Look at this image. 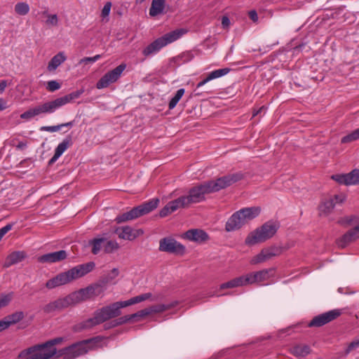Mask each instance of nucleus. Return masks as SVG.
<instances>
[{
  "label": "nucleus",
  "mask_w": 359,
  "mask_h": 359,
  "mask_svg": "<svg viewBox=\"0 0 359 359\" xmlns=\"http://www.w3.org/2000/svg\"><path fill=\"white\" fill-rule=\"evenodd\" d=\"M48 19L46 21V25L49 26H57L58 17L56 14H47Z\"/></svg>",
  "instance_id": "nucleus-45"
},
{
  "label": "nucleus",
  "mask_w": 359,
  "mask_h": 359,
  "mask_svg": "<svg viewBox=\"0 0 359 359\" xmlns=\"http://www.w3.org/2000/svg\"><path fill=\"white\" fill-rule=\"evenodd\" d=\"M108 282L109 278H102L96 283L91 284L85 288L73 292L65 297L58 298L47 304L43 306V311L46 313H50L75 306L88 299H94L105 291Z\"/></svg>",
  "instance_id": "nucleus-2"
},
{
  "label": "nucleus",
  "mask_w": 359,
  "mask_h": 359,
  "mask_svg": "<svg viewBox=\"0 0 359 359\" xmlns=\"http://www.w3.org/2000/svg\"><path fill=\"white\" fill-rule=\"evenodd\" d=\"M359 347V339L354 340L351 341L346 349V354H348L351 351L354 349H356Z\"/></svg>",
  "instance_id": "nucleus-50"
},
{
  "label": "nucleus",
  "mask_w": 359,
  "mask_h": 359,
  "mask_svg": "<svg viewBox=\"0 0 359 359\" xmlns=\"http://www.w3.org/2000/svg\"><path fill=\"white\" fill-rule=\"evenodd\" d=\"M88 245L91 247V252L95 255H98L102 250L105 253L112 252V231L109 230L97 235L88 241Z\"/></svg>",
  "instance_id": "nucleus-8"
},
{
  "label": "nucleus",
  "mask_w": 359,
  "mask_h": 359,
  "mask_svg": "<svg viewBox=\"0 0 359 359\" xmlns=\"http://www.w3.org/2000/svg\"><path fill=\"white\" fill-rule=\"evenodd\" d=\"M84 90L83 89L78 90L74 91L68 95H66L63 97H57V102L59 103V106L61 107L66 104L72 102V100L79 98L83 93Z\"/></svg>",
  "instance_id": "nucleus-28"
},
{
  "label": "nucleus",
  "mask_w": 359,
  "mask_h": 359,
  "mask_svg": "<svg viewBox=\"0 0 359 359\" xmlns=\"http://www.w3.org/2000/svg\"><path fill=\"white\" fill-rule=\"evenodd\" d=\"M60 88V84L56 81H50L47 83L46 88L50 91L54 92Z\"/></svg>",
  "instance_id": "nucleus-48"
},
{
  "label": "nucleus",
  "mask_w": 359,
  "mask_h": 359,
  "mask_svg": "<svg viewBox=\"0 0 359 359\" xmlns=\"http://www.w3.org/2000/svg\"><path fill=\"white\" fill-rule=\"evenodd\" d=\"M244 226L240 217L238 210L234 212L227 220L225 224V230L227 232L235 231Z\"/></svg>",
  "instance_id": "nucleus-20"
},
{
  "label": "nucleus",
  "mask_w": 359,
  "mask_h": 359,
  "mask_svg": "<svg viewBox=\"0 0 359 359\" xmlns=\"http://www.w3.org/2000/svg\"><path fill=\"white\" fill-rule=\"evenodd\" d=\"M243 175L241 172H236L219 177L216 180H210L206 182V183L210 191V193H213L224 189L236 182L240 181L243 179Z\"/></svg>",
  "instance_id": "nucleus-9"
},
{
  "label": "nucleus",
  "mask_w": 359,
  "mask_h": 359,
  "mask_svg": "<svg viewBox=\"0 0 359 359\" xmlns=\"http://www.w3.org/2000/svg\"><path fill=\"white\" fill-rule=\"evenodd\" d=\"M166 0H152L149 8V15L151 17L157 16L163 13Z\"/></svg>",
  "instance_id": "nucleus-25"
},
{
  "label": "nucleus",
  "mask_w": 359,
  "mask_h": 359,
  "mask_svg": "<svg viewBox=\"0 0 359 359\" xmlns=\"http://www.w3.org/2000/svg\"><path fill=\"white\" fill-rule=\"evenodd\" d=\"M280 252V249L276 246L264 248L258 255H255L250 259V263L255 265L265 262L273 257L279 255Z\"/></svg>",
  "instance_id": "nucleus-15"
},
{
  "label": "nucleus",
  "mask_w": 359,
  "mask_h": 359,
  "mask_svg": "<svg viewBox=\"0 0 359 359\" xmlns=\"http://www.w3.org/2000/svg\"><path fill=\"white\" fill-rule=\"evenodd\" d=\"M63 341L62 337H56L22 350L18 355L20 359H49L57 353L55 346ZM100 341L99 337L81 340L57 351V357L63 359H75L85 355Z\"/></svg>",
  "instance_id": "nucleus-1"
},
{
  "label": "nucleus",
  "mask_w": 359,
  "mask_h": 359,
  "mask_svg": "<svg viewBox=\"0 0 359 359\" xmlns=\"http://www.w3.org/2000/svg\"><path fill=\"white\" fill-rule=\"evenodd\" d=\"M186 32L187 31L184 29H177L167 33L145 47L142 50V54L145 57L155 54L164 46L180 39Z\"/></svg>",
  "instance_id": "nucleus-6"
},
{
  "label": "nucleus",
  "mask_w": 359,
  "mask_h": 359,
  "mask_svg": "<svg viewBox=\"0 0 359 359\" xmlns=\"http://www.w3.org/2000/svg\"><path fill=\"white\" fill-rule=\"evenodd\" d=\"M222 25L223 28H228L230 25V20L227 16H223L222 18Z\"/></svg>",
  "instance_id": "nucleus-56"
},
{
  "label": "nucleus",
  "mask_w": 359,
  "mask_h": 359,
  "mask_svg": "<svg viewBox=\"0 0 359 359\" xmlns=\"http://www.w3.org/2000/svg\"><path fill=\"white\" fill-rule=\"evenodd\" d=\"M111 2L108 1L104 5V8L102 10L101 16L102 18V20L106 19V21H109V15L110 13L111 8Z\"/></svg>",
  "instance_id": "nucleus-42"
},
{
  "label": "nucleus",
  "mask_w": 359,
  "mask_h": 359,
  "mask_svg": "<svg viewBox=\"0 0 359 359\" xmlns=\"http://www.w3.org/2000/svg\"><path fill=\"white\" fill-rule=\"evenodd\" d=\"M74 124V121H72L67 123H61L60 124V126H61V128H62L63 127H68L69 128H71L72 127H73Z\"/></svg>",
  "instance_id": "nucleus-59"
},
{
  "label": "nucleus",
  "mask_w": 359,
  "mask_h": 359,
  "mask_svg": "<svg viewBox=\"0 0 359 359\" xmlns=\"http://www.w3.org/2000/svg\"><path fill=\"white\" fill-rule=\"evenodd\" d=\"M15 11L18 15H25L29 13V6L25 2H20L15 4Z\"/></svg>",
  "instance_id": "nucleus-39"
},
{
  "label": "nucleus",
  "mask_w": 359,
  "mask_h": 359,
  "mask_svg": "<svg viewBox=\"0 0 359 359\" xmlns=\"http://www.w3.org/2000/svg\"><path fill=\"white\" fill-rule=\"evenodd\" d=\"M127 65L126 63H121L120 65L114 69V82L116 81L122 73L126 69Z\"/></svg>",
  "instance_id": "nucleus-41"
},
{
  "label": "nucleus",
  "mask_w": 359,
  "mask_h": 359,
  "mask_svg": "<svg viewBox=\"0 0 359 359\" xmlns=\"http://www.w3.org/2000/svg\"><path fill=\"white\" fill-rule=\"evenodd\" d=\"M59 157H60V156L56 155V153H55L53 156L50 159L48 164L49 165L53 164L58 159Z\"/></svg>",
  "instance_id": "nucleus-60"
},
{
  "label": "nucleus",
  "mask_w": 359,
  "mask_h": 359,
  "mask_svg": "<svg viewBox=\"0 0 359 359\" xmlns=\"http://www.w3.org/2000/svg\"><path fill=\"white\" fill-rule=\"evenodd\" d=\"M114 233H116L120 238L128 241H133L139 236L138 231L135 232L129 226L117 228L114 231Z\"/></svg>",
  "instance_id": "nucleus-22"
},
{
  "label": "nucleus",
  "mask_w": 359,
  "mask_h": 359,
  "mask_svg": "<svg viewBox=\"0 0 359 359\" xmlns=\"http://www.w3.org/2000/svg\"><path fill=\"white\" fill-rule=\"evenodd\" d=\"M244 285H247L245 279V276H241L235 278L226 283L221 284L219 288H220V290H224V289H228V288L241 287V286H244Z\"/></svg>",
  "instance_id": "nucleus-27"
},
{
  "label": "nucleus",
  "mask_w": 359,
  "mask_h": 359,
  "mask_svg": "<svg viewBox=\"0 0 359 359\" xmlns=\"http://www.w3.org/2000/svg\"><path fill=\"white\" fill-rule=\"evenodd\" d=\"M37 116L34 108H31L20 115V118L22 119H30Z\"/></svg>",
  "instance_id": "nucleus-47"
},
{
  "label": "nucleus",
  "mask_w": 359,
  "mask_h": 359,
  "mask_svg": "<svg viewBox=\"0 0 359 359\" xmlns=\"http://www.w3.org/2000/svg\"><path fill=\"white\" fill-rule=\"evenodd\" d=\"M358 238H359V224L346 233L339 241L338 245L341 248H344L347 244Z\"/></svg>",
  "instance_id": "nucleus-21"
},
{
  "label": "nucleus",
  "mask_w": 359,
  "mask_h": 359,
  "mask_svg": "<svg viewBox=\"0 0 359 359\" xmlns=\"http://www.w3.org/2000/svg\"><path fill=\"white\" fill-rule=\"evenodd\" d=\"M359 139V128L342 137L341 143H349Z\"/></svg>",
  "instance_id": "nucleus-40"
},
{
  "label": "nucleus",
  "mask_w": 359,
  "mask_h": 359,
  "mask_svg": "<svg viewBox=\"0 0 359 359\" xmlns=\"http://www.w3.org/2000/svg\"><path fill=\"white\" fill-rule=\"evenodd\" d=\"M310 352L311 348L308 345H297L292 348V353L296 356L304 357Z\"/></svg>",
  "instance_id": "nucleus-33"
},
{
  "label": "nucleus",
  "mask_w": 359,
  "mask_h": 359,
  "mask_svg": "<svg viewBox=\"0 0 359 359\" xmlns=\"http://www.w3.org/2000/svg\"><path fill=\"white\" fill-rule=\"evenodd\" d=\"M178 304L179 302L177 301H173L169 304L152 305L151 306H149L148 308L150 314L160 313L175 307L177 305H178Z\"/></svg>",
  "instance_id": "nucleus-26"
},
{
  "label": "nucleus",
  "mask_w": 359,
  "mask_h": 359,
  "mask_svg": "<svg viewBox=\"0 0 359 359\" xmlns=\"http://www.w3.org/2000/svg\"><path fill=\"white\" fill-rule=\"evenodd\" d=\"M184 92H185V90L184 88H180L176 92L175 95L170 100V101L168 104V108L170 109H172L176 107L177 104L178 103V102L180 100V99L184 94Z\"/></svg>",
  "instance_id": "nucleus-36"
},
{
  "label": "nucleus",
  "mask_w": 359,
  "mask_h": 359,
  "mask_svg": "<svg viewBox=\"0 0 359 359\" xmlns=\"http://www.w3.org/2000/svg\"><path fill=\"white\" fill-rule=\"evenodd\" d=\"M14 296V293L11 292L9 293L0 294V309L5 307L9 304Z\"/></svg>",
  "instance_id": "nucleus-38"
},
{
  "label": "nucleus",
  "mask_w": 359,
  "mask_h": 359,
  "mask_svg": "<svg viewBox=\"0 0 359 359\" xmlns=\"http://www.w3.org/2000/svg\"><path fill=\"white\" fill-rule=\"evenodd\" d=\"M128 322H130L128 315L117 319H114V327L126 323Z\"/></svg>",
  "instance_id": "nucleus-51"
},
{
  "label": "nucleus",
  "mask_w": 359,
  "mask_h": 359,
  "mask_svg": "<svg viewBox=\"0 0 359 359\" xmlns=\"http://www.w3.org/2000/svg\"><path fill=\"white\" fill-rule=\"evenodd\" d=\"M67 257V252L66 250H61L59 251L53 252L43 255L37 258L40 263H55L61 262Z\"/></svg>",
  "instance_id": "nucleus-17"
},
{
  "label": "nucleus",
  "mask_w": 359,
  "mask_h": 359,
  "mask_svg": "<svg viewBox=\"0 0 359 359\" xmlns=\"http://www.w3.org/2000/svg\"><path fill=\"white\" fill-rule=\"evenodd\" d=\"M101 57L100 55H96L94 57H86L80 60L79 64L88 65L92 64L98 60Z\"/></svg>",
  "instance_id": "nucleus-46"
},
{
  "label": "nucleus",
  "mask_w": 359,
  "mask_h": 359,
  "mask_svg": "<svg viewBox=\"0 0 359 359\" xmlns=\"http://www.w3.org/2000/svg\"><path fill=\"white\" fill-rule=\"evenodd\" d=\"M183 238L190 241L201 243L209 239L208 234L203 230L192 229L187 231L182 236Z\"/></svg>",
  "instance_id": "nucleus-16"
},
{
  "label": "nucleus",
  "mask_w": 359,
  "mask_h": 359,
  "mask_svg": "<svg viewBox=\"0 0 359 359\" xmlns=\"http://www.w3.org/2000/svg\"><path fill=\"white\" fill-rule=\"evenodd\" d=\"M278 228L279 224L278 223L269 221L250 233L245 238V243L248 245H254L265 242L276 234Z\"/></svg>",
  "instance_id": "nucleus-5"
},
{
  "label": "nucleus",
  "mask_w": 359,
  "mask_h": 359,
  "mask_svg": "<svg viewBox=\"0 0 359 359\" xmlns=\"http://www.w3.org/2000/svg\"><path fill=\"white\" fill-rule=\"evenodd\" d=\"M7 86V81L6 80H1L0 81V93H3Z\"/></svg>",
  "instance_id": "nucleus-58"
},
{
  "label": "nucleus",
  "mask_w": 359,
  "mask_h": 359,
  "mask_svg": "<svg viewBox=\"0 0 359 359\" xmlns=\"http://www.w3.org/2000/svg\"><path fill=\"white\" fill-rule=\"evenodd\" d=\"M112 318V305L104 306L96 310L92 318H89L79 322L73 326V331L81 332L83 330H89Z\"/></svg>",
  "instance_id": "nucleus-4"
},
{
  "label": "nucleus",
  "mask_w": 359,
  "mask_h": 359,
  "mask_svg": "<svg viewBox=\"0 0 359 359\" xmlns=\"http://www.w3.org/2000/svg\"><path fill=\"white\" fill-rule=\"evenodd\" d=\"M264 109V106L260 107L257 111L253 112V116L257 115L258 114H259Z\"/></svg>",
  "instance_id": "nucleus-63"
},
{
  "label": "nucleus",
  "mask_w": 359,
  "mask_h": 359,
  "mask_svg": "<svg viewBox=\"0 0 359 359\" xmlns=\"http://www.w3.org/2000/svg\"><path fill=\"white\" fill-rule=\"evenodd\" d=\"M208 194H210V191L205 182L190 189L188 194L185 196L190 205L193 203H198L205 201V195Z\"/></svg>",
  "instance_id": "nucleus-11"
},
{
  "label": "nucleus",
  "mask_w": 359,
  "mask_h": 359,
  "mask_svg": "<svg viewBox=\"0 0 359 359\" xmlns=\"http://www.w3.org/2000/svg\"><path fill=\"white\" fill-rule=\"evenodd\" d=\"M149 315H150V313H149V308L148 307L145 308V309H144L142 310H140V311H137L136 313V316H139L140 318H145L146 316H147Z\"/></svg>",
  "instance_id": "nucleus-54"
},
{
  "label": "nucleus",
  "mask_w": 359,
  "mask_h": 359,
  "mask_svg": "<svg viewBox=\"0 0 359 359\" xmlns=\"http://www.w3.org/2000/svg\"><path fill=\"white\" fill-rule=\"evenodd\" d=\"M13 224H8L5 226L0 229V237L2 238L4 236L11 230Z\"/></svg>",
  "instance_id": "nucleus-52"
},
{
  "label": "nucleus",
  "mask_w": 359,
  "mask_h": 359,
  "mask_svg": "<svg viewBox=\"0 0 359 359\" xmlns=\"http://www.w3.org/2000/svg\"><path fill=\"white\" fill-rule=\"evenodd\" d=\"M330 199H334V203L336 205L338 203H342L346 200V196L344 194H338L334 195V196Z\"/></svg>",
  "instance_id": "nucleus-53"
},
{
  "label": "nucleus",
  "mask_w": 359,
  "mask_h": 359,
  "mask_svg": "<svg viewBox=\"0 0 359 359\" xmlns=\"http://www.w3.org/2000/svg\"><path fill=\"white\" fill-rule=\"evenodd\" d=\"M335 206V203H334V199H329L324 201L320 206L319 210L320 214H324L325 215H328Z\"/></svg>",
  "instance_id": "nucleus-35"
},
{
  "label": "nucleus",
  "mask_w": 359,
  "mask_h": 359,
  "mask_svg": "<svg viewBox=\"0 0 359 359\" xmlns=\"http://www.w3.org/2000/svg\"><path fill=\"white\" fill-rule=\"evenodd\" d=\"M72 138L71 135H67L62 142H60L55 150V153L56 155L62 154L72 145Z\"/></svg>",
  "instance_id": "nucleus-31"
},
{
  "label": "nucleus",
  "mask_w": 359,
  "mask_h": 359,
  "mask_svg": "<svg viewBox=\"0 0 359 359\" xmlns=\"http://www.w3.org/2000/svg\"><path fill=\"white\" fill-rule=\"evenodd\" d=\"M249 15V18L255 22H257L258 20V15H257V13L256 12V11L255 10H252V11H250L248 13Z\"/></svg>",
  "instance_id": "nucleus-55"
},
{
  "label": "nucleus",
  "mask_w": 359,
  "mask_h": 359,
  "mask_svg": "<svg viewBox=\"0 0 359 359\" xmlns=\"http://www.w3.org/2000/svg\"><path fill=\"white\" fill-rule=\"evenodd\" d=\"M348 175V185L359 184V170L354 169Z\"/></svg>",
  "instance_id": "nucleus-37"
},
{
  "label": "nucleus",
  "mask_w": 359,
  "mask_h": 359,
  "mask_svg": "<svg viewBox=\"0 0 359 359\" xmlns=\"http://www.w3.org/2000/svg\"><path fill=\"white\" fill-rule=\"evenodd\" d=\"M332 179H333L339 184L348 185L347 174L334 175L332 176Z\"/></svg>",
  "instance_id": "nucleus-43"
},
{
  "label": "nucleus",
  "mask_w": 359,
  "mask_h": 359,
  "mask_svg": "<svg viewBox=\"0 0 359 359\" xmlns=\"http://www.w3.org/2000/svg\"><path fill=\"white\" fill-rule=\"evenodd\" d=\"M61 129V126L57 125V126H42L40 128L41 131H47L50 133H55L57 132Z\"/></svg>",
  "instance_id": "nucleus-49"
},
{
  "label": "nucleus",
  "mask_w": 359,
  "mask_h": 359,
  "mask_svg": "<svg viewBox=\"0 0 359 359\" xmlns=\"http://www.w3.org/2000/svg\"><path fill=\"white\" fill-rule=\"evenodd\" d=\"M65 60L66 57L63 53L60 52L56 54L48 62L47 67L48 71L51 72L55 70Z\"/></svg>",
  "instance_id": "nucleus-29"
},
{
  "label": "nucleus",
  "mask_w": 359,
  "mask_h": 359,
  "mask_svg": "<svg viewBox=\"0 0 359 359\" xmlns=\"http://www.w3.org/2000/svg\"><path fill=\"white\" fill-rule=\"evenodd\" d=\"M229 72H230L229 68H223V69H219L214 70V71L211 72L207 76V77L205 79H204L203 81H201V82H199L197 84V88H200V87L204 86L206 83H208V81H210L212 79H215L222 77V76L227 74Z\"/></svg>",
  "instance_id": "nucleus-23"
},
{
  "label": "nucleus",
  "mask_w": 359,
  "mask_h": 359,
  "mask_svg": "<svg viewBox=\"0 0 359 359\" xmlns=\"http://www.w3.org/2000/svg\"><path fill=\"white\" fill-rule=\"evenodd\" d=\"M341 309H333L327 312L321 313L313 318L309 323L308 327H322L334 320L337 319L341 315Z\"/></svg>",
  "instance_id": "nucleus-10"
},
{
  "label": "nucleus",
  "mask_w": 359,
  "mask_h": 359,
  "mask_svg": "<svg viewBox=\"0 0 359 359\" xmlns=\"http://www.w3.org/2000/svg\"><path fill=\"white\" fill-rule=\"evenodd\" d=\"M25 147H26V143H25L23 142H20L18 143V144L17 145V148L20 149L25 148Z\"/></svg>",
  "instance_id": "nucleus-62"
},
{
  "label": "nucleus",
  "mask_w": 359,
  "mask_h": 359,
  "mask_svg": "<svg viewBox=\"0 0 359 359\" xmlns=\"http://www.w3.org/2000/svg\"><path fill=\"white\" fill-rule=\"evenodd\" d=\"M128 316L129 318V321L135 322V321H139L140 319H142L141 318H140L139 316H136V313L130 314V315H128Z\"/></svg>",
  "instance_id": "nucleus-57"
},
{
  "label": "nucleus",
  "mask_w": 359,
  "mask_h": 359,
  "mask_svg": "<svg viewBox=\"0 0 359 359\" xmlns=\"http://www.w3.org/2000/svg\"><path fill=\"white\" fill-rule=\"evenodd\" d=\"M60 107L57 102V98L54 100L44 102L43 104L36 105L34 107L36 115H41L43 114H52L54 113Z\"/></svg>",
  "instance_id": "nucleus-18"
},
{
  "label": "nucleus",
  "mask_w": 359,
  "mask_h": 359,
  "mask_svg": "<svg viewBox=\"0 0 359 359\" xmlns=\"http://www.w3.org/2000/svg\"><path fill=\"white\" fill-rule=\"evenodd\" d=\"M159 251L173 254H184L185 247L172 238L166 237L159 241Z\"/></svg>",
  "instance_id": "nucleus-12"
},
{
  "label": "nucleus",
  "mask_w": 359,
  "mask_h": 359,
  "mask_svg": "<svg viewBox=\"0 0 359 359\" xmlns=\"http://www.w3.org/2000/svg\"><path fill=\"white\" fill-rule=\"evenodd\" d=\"M112 82V70H109L97 83L96 87L98 89L107 88Z\"/></svg>",
  "instance_id": "nucleus-32"
},
{
  "label": "nucleus",
  "mask_w": 359,
  "mask_h": 359,
  "mask_svg": "<svg viewBox=\"0 0 359 359\" xmlns=\"http://www.w3.org/2000/svg\"><path fill=\"white\" fill-rule=\"evenodd\" d=\"M260 212L261 209L259 207L244 208L238 210L244 225L257 217L260 214Z\"/></svg>",
  "instance_id": "nucleus-19"
},
{
  "label": "nucleus",
  "mask_w": 359,
  "mask_h": 359,
  "mask_svg": "<svg viewBox=\"0 0 359 359\" xmlns=\"http://www.w3.org/2000/svg\"><path fill=\"white\" fill-rule=\"evenodd\" d=\"M26 257V253L23 251H15L11 253L4 263L5 267H9L12 265L22 262Z\"/></svg>",
  "instance_id": "nucleus-24"
},
{
  "label": "nucleus",
  "mask_w": 359,
  "mask_h": 359,
  "mask_svg": "<svg viewBox=\"0 0 359 359\" xmlns=\"http://www.w3.org/2000/svg\"><path fill=\"white\" fill-rule=\"evenodd\" d=\"M125 302L126 301L117 302L114 303V318L117 317L121 314V309L128 306V305L124 304H126Z\"/></svg>",
  "instance_id": "nucleus-44"
},
{
  "label": "nucleus",
  "mask_w": 359,
  "mask_h": 359,
  "mask_svg": "<svg viewBox=\"0 0 359 359\" xmlns=\"http://www.w3.org/2000/svg\"><path fill=\"white\" fill-rule=\"evenodd\" d=\"M189 207L188 200L185 196H180L175 200L170 201L160 211V216L165 217L179 208H187Z\"/></svg>",
  "instance_id": "nucleus-14"
},
{
  "label": "nucleus",
  "mask_w": 359,
  "mask_h": 359,
  "mask_svg": "<svg viewBox=\"0 0 359 359\" xmlns=\"http://www.w3.org/2000/svg\"><path fill=\"white\" fill-rule=\"evenodd\" d=\"M274 275V269H266L245 275L246 285L259 284Z\"/></svg>",
  "instance_id": "nucleus-13"
},
{
  "label": "nucleus",
  "mask_w": 359,
  "mask_h": 359,
  "mask_svg": "<svg viewBox=\"0 0 359 359\" xmlns=\"http://www.w3.org/2000/svg\"><path fill=\"white\" fill-rule=\"evenodd\" d=\"M5 102H4L3 100L0 99V110H3L4 109H5V107H4V104Z\"/></svg>",
  "instance_id": "nucleus-64"
},
{
  "label": "nucleus",
  "mask_w": 359,
  "mask_h": 359,
  "mask_svg": "<svg viewBox=\"0 0 359 359\" xmlns=\"http://www.w3.org/2000/svg\"><path fill=\"white\" fill-rule=\"evenodd\" d=\"M151 297H152V294L150 292L142 294L140 295L130 298L128 300H126L125 302L126 304H124L130 306L133 304H135L146 301V300L151 298Z\"/></svg>",
  "instance_id": "nucleus-34"
},
{
  "label": "nucleus",
  "mask_w": 359,
  "mask_h": 359,
  "mask_svg": "<svg viewBox=\"0 0 359 359\" xmlns=\"http://www.w3.org/2000/svg\"><path fill=\"white\" fill-rule=\"evenodd\" d=\"M159 200L158 198H153L147 202H145L137 207L132 208L130 211L118 215L116 217L115 221L117 223H122L137 219L151 212L152 210L156 209Z\"/></svg>",
  "instance_id": "nucleus-7"
},
{
  "label": "nucleus",
  "mask_w": 359,
  "mask_h": 359,
  "mask_svg": "<svg viewBox=\"0 0 359 359\" xmlns=\"http://www.w3.org/2000/svg\"><path fill=\"white\" fill-rule=\"evenodd\" d=\"M95 266V264L93 262H89L75 266L66 271L59 273L53 278L49 279L46 283V287L48 289L51 290L57 287L68 284L91 272L94 269Z\"/></svg>",
  "instance_id": "nucleus-3"
},
{
  "label": "nucleus",
  "mask_w": 359,
  "mask_h": 359,
  "mask_svg": "<svg viewBox=\"0 0 359 359\" xmlns=\"http://www.w3.org/2000/svg\"><path fill=\"white\" fill-rule=\"evenodd\" d=\"M7 327V325L6 324V322L3 320H0V332L2 330H6Z\"/></svg>",
  "instance_id": "nucleus-61"
},
{
  "label": "nucleus",
  "mask_w": 359,
  "mask_h": 359,
  "mask_svg": "<svg viewBox=\"0 0 359 359\" xmlns=\"http://www.w3.org/2000/svg\"><path fill=\"white\" fill-rule=\"evenodd\" d=\"M25 317L24 313L22 311H16L11 315L7 316L4 318V320L6 322L7 327H8L11 325L15 324L22 320Z\"/></svg>",
  "instance_id": "nucleus-30"
}]
</instances>
